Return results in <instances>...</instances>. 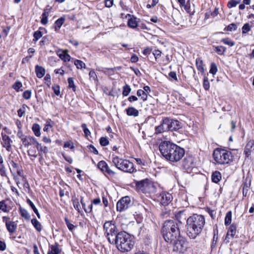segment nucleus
Listing matches in <instances>:
<instances>
[{
  "label": "nucleus",
  "instance_id": "f257e3e1",
  "mask_svg": "<svg viewBox=\"0 0 254 254\" xmlns=\"http://www.w3.org/2000/svg\"><path fill=\"white\" fill-rule=\"evenodd\" d=\"M162 155L167 160L177 162L185 155V149L177 144L169 141H162L159 146Z\"/></svg>",
  "mask_w": 254,
  "mask_h": 254
},
{
  "label": "nucleus",
  "instance_id": "f03ea898",
  "mask_svg": "<svg viewBox=\"0 0 254 254\" xmlns=\"http://www.w3.org/2000/svg\"><path fill=\"white\" fill-rule=\"evenodd\" d=\"M205 224L204 217L194 214L187 220L186 234L190 239H195L202 232Z\"/></svg>",
  "mask_w": 254,
  "mask_h": 254
},
{
  "label": "nucleus",
  "instance_id": "7ed1b4c3",
  "mask_svg": "<svg viewBox=\"0 0 254 254\" xmlns=\"http://www.w3.org/2000/svg\"><path fill=\"white\" fill-rule=\"evenodd\" d=\"M182 223L177 220H168L164 222L161 233L164 240L167 242L174 241L180 234V228Z\"/></svg>",
  "mask_w": 254,
  "mask_h": 254
},
{
  "label": "nucleus",
  "instance_id": "20e7f679",
  "mask_svg": "<svg viewBox=\"0 0 254 254\" xmlns=\"http://www.w3.org/2000/svg\"><path fill=\"white\" fill-rule=\"evenodd\" d=\"M114 245H116L117 249L121 252L127 253L130 251L133 248L134 241L128 233L121 231L116 236Z\"/></svg>",
  "mask_w": 254,
  "mask_h": 254
},
{
  "label": "nucleus",
  "instance_id": "39448f33",
  "mask_svg": "<svg viewBox=\"0 0 254 254\" xmlns=\"http://www.w3.org/2000/svg\"><path fill=\"white\" fill-rule=\"evenodd\" d=\"M213 157L214 160L219 164H228L233 160L231 152L220 148L214 150Z\"/></svg>",
  "mask_w": 254,
  "mask_h": 254
},
{
  "label": "nucleus",
  "instance_id": "423d86ee",
  "mask_svg": "<svg viewBox=\"0 0 254 254\" xmlns=\"http://www.w3.org/2000/svg\"><path fill=\"white\" fill-rule=\"evenodd\" d=\"M112 162L117 168L125 172L131 173L135 170L132 162L117 156H112Z\"/></svg>",
  "mask_w": 254,
  "mask_h": 254
},
{
  "label": "nucleus",
  "instance_id": "0eeeda50",
  "mask_svg": "<svg viewBox=\"0 0 254 254\" xmlns=\"http://www.w3.org/2000/svg\"><path fill=\"white\" fill-rule=\"evenodd\" d=\"M173 246V251L179 253L184 254L188 248V242L186 237L181 235L177 237L174 241L167 242Z\"/></svg>",
  "mask_w": 254,
  "mask_h": 254
},
{
  "label": "nucleus",
  "instance_id": "6e6552de",
  "mask_svg": "<svg viewBox=\"0 0 254 254\" xmlns=\"http://www.w3.org/2000/svg\"><path fill=\"white\" fill-rule=\"evenodd\" d=\"M105 234L108 242L114 245L116 239V236L118 235L116 226L111 221H106L103 226Z\"/></svg>",
  "mask_w": 254,
  "mask_h": 254
},
{
  "label": "nucleus",
  "instance_id": "1a4fd4ad",
  "mask_svg": "<svg viewBox=\"0 0 254 254\" xmlns=\"http://www.w3.org/2000/svg\"><path fill=\"white\" fill-rule=\"evenodd\" d=\"M163 123L166 124L167 128L170 131H177L182 127L181 123L176 120L169 118H165L163 119Z\"/></svg>",
  "mask_w": 254,
  "mask_h": 254
},
{
  "label": "nucleus",
  "instance_id": "9d476101",
  "mask_svg": "<svg viewBox=\"0 0 254 254\" xmlns=\"http://www.w3.org/2000/svg\"><path fill=\"white\" fill-rule=\"evenodd\" d=\"M136 189L138 191L142 192H145L147 189L152 184L150 183L149 180L148 179L142 180L141 181H134Z\"/></svg>",
  "mask_w": 254,
  "mask_h": 254
},
{
  "label": "nucleus",
  "instance_id": "9b49d317",
  "mask_svg": "<svg viewBox=\"0 0 254 254\" xmlns=\"http://www.w3.org/2000/svg\"><path fill=\"white\" fill-rule=\"evenodd\" d=\"M184 169L188 173H190L192 169L195 167V163L191 156H188L184 158L182 164Z\"/></svg>",
  "mask_w": 254,
  "mask_h": 254
},
{
  "label": "nucleus",
  "instance_id": "f8f14e48",
  "mask_svg": "<svg viewBox=\"0 0 254 254\" xmlns=\"http://www.w3.org/2000/svg\"><path fill=\"white\" fill-rule=\"evenodd\" d=\"M130 203V198L129 196L123 197L117 203V210L120 212L126 210Z\"/></svg>",
  "mask_w": 254,
  "mask_h": 254
},
{
  "label": "nucleus",
  "instance_id": "ddd939ff",
  "mask_svg": "<svg viewBox=\"0 0 254 254\" xmlns=\"http://www.w3.org/2000/svg\"><path fill=\"white\" fill-rule=\"evenodd\" d=\"M161 199L160 203L162 205H168L172 200L173 197L171 194L164 192L160 194Z\"/></svg>",
  "mask_w": 254,
  "mask_h": 254
},
{
  "label": "nucleus",
  "instance_id": "4468645a",
  "mask_svg": "<svg viewBox=\"0 0 254 254\" xmlns=\"http://www.w3.org/2000/svg\"><path fill=\"white\" fill-rule=\"evenodd\" d=\"M22 143L25 147H28L29 145H34L36 147L38 142L35 137L28 136L26 138L24 139Z\"/></svg>",
  "mask_w": 254,
  "mask_h": 254
},
{
  "label": "nucleus",
  "instance_id": "2eb2a0df",
  "mask_svg": "<svg viewBox=\"0 0 254 254\" xmlns=\"http://www.w3.org/2000/svg\"><path fill=\"white\" fill-rule=\"evenodd\" d=\"M253 150H254V140L253 139L249 140L245 147L244 153L247 157H249Z\"/></svg>",
  "mask_w": 254,
  "mask_h": 254
},
{
  "label": "nucleus",
  "instance_id": "dca6fc26",
  "mask_svg": "<svg viewBox=\"0 0 254 254\" xmlns=\"http://www.w3.org/2000/svg\"><path fill=\"white\" fill-rule=\"evenodd\" d=\"M251 185V180L249 178L247 177L243 184V195L244 196L247 195Z\"/></svg>",
  "mask_w": 254,
  "mask_h": 254
},
{
  "label": "nucleus",
  "instance_id": "f3484780",
  "mask_svg": "<svg viewBox=\"0 0 254 254\" xmlns=\"http://www.w3.org/2000/svg\"><path fill=\"white\" fill-rule=\"evenodd\" d=\"M2 137V140H3V146L5 147L7 151H10L11 149V143L12 142L11 140L10 139V137L6 135H3L2 133H1Z\"/></svg>",
  "mask_w": 254,
  "mask_h": 254
},
{
  "label": "nucleus",
  "instance_id": "a211bd4d",
  "mask_svg": "<svg viewBox=\"0 0 254 254\" xmlns=\"http://www.w3.org/2000/svg\"><path fill=\"white\" fill-rule=\"evenodd\" d=\"M126 111L127 115L128 116L136 117L139 115L138 111L132 107H128L126 109Z\"/></svg>",
  "mask_w": 254,
  "mask_h": 254
},
{
  "label": "nucleus",
  "instance_id": "6ab92c4d",
  "mask_svg": "<svg viewBox=\"0 0 254 254\" xmlns=\"http://www.w3.org/2000/svg\"><path fill=\"white\" fill-rule=\"evenodd\" d=\"M50 249L51 250L48 252V254H59L61 252V250L59 249V245L57 243L54 245H51Z\"/></svg>",
  "mask_w": 254,
  "mask_h": 254
},
{
  "label": "nucleus",
  "instance_id": "aec40b11",
  "mask_svg": "<svg viewBox=\"0 0 254 254\" xmlns=\"http://www.w3.org/2000/svg\"><path fill=\"white\" fill-rule=\"evenodd\" d=\"M35 72L38 78H41L43 77L45 74V69L42 66L37 65L35 66Z\"/></svg>",
  "mask_w": 254,
  "mask_h": 254
},
{
  "label": "nucleus",
  "instance_id": "412c9836",
  "mask_svg": "<svg viewBox=\"0 0 254 254\" xmlns=\"http://www.w3.org/2000/svg\"><path fill=\"white\" fill-rule=\"evenodd\" d=\"M167 128V126H166V124H164L163 123V120H162L161 122V125L155 127V133L159 134V133H162L165 131L168 130V128Z\"/></svg>",
  "mask_w": 254,
  "mask_h": 254
},
{
  "label": "nucleus",
  "instance_id": "4be33fe9",
  "mask_svg": "<svg viewBox=\"0 0 254 254\" xmlns=\"http://www.w3.org/2000/svg\"><path fill=\"white\" fill-rule=\"evenodd\" d=\"M221 179V174L217 171L213 172L211 176V180L213 183H218Z\"/></svg>",
  "mask_w": 254,
  "mask_h": 254
},
{
  "label": "nucleus",
  "instance_id": "5701e85b",
  "mask_svg": "<svg viewBox=\"0 0 254 254\" xmlns=\"http://www.w3.org/2000/svg\"><path fill=\"white\" fill-rule=\"evenodd\" d=\"M7 231L10 233H13L17 228L16 224H14V222L11 221L10 222H7L5 225Z\"/></svg>",
  "mask_w": 254,
  "mask_h": 254
},
{
  "label": "nucleus",
  "instance_id": "b1692460",
  "mask_svg": "<svg viewBox=\"0 0 254 254\" xmlns=\"http://www.w3.org/2000/svg\"><path fill=\"white\" fill-rule=\"evenodd\" d=\"M65 20V18L64 17H61L57 19L54 24V29L56 31H58L62 25L64 24Z\"/></svg>",
  "mask_w": 254,
  "mask_h": 254
},
{
  "label": "nucleus",
  "instance_id": "393cba45",
  "mask_svg": "<svg viewBox=\"0 0 254 254\" xmlns=\"http://www.w3.org/2000/svg\"><path fill=\"white\" fill-rule=\"evenodd\" d=\"M127 25L129 27L132 28H135L137 27L138 24L136 21V18L132 15V17L128 20Z\"/></svg>",
  "mask_w": 254,
  "mask_h": 254
},
{
  "label": "nucleus",
  "instance_id": "a878e982",
  "mask_svg": "<svg viewBox=\"0 0 254 254\" xmlns=\"http://www.w3.org/2000/svg\"><path fill=\"white\" fill-rule=\"evenodd\" d=\"M19 213L21 216L27 220H29L30 219V215L28 211L22 207L19 208Z\"/></svg>",
  "mask_w": 254,
  "mask_h": 254
},
{
  "label": "nucleus",
  "instance_id": "bb28decb",
  "mask_svg": "<svg viewBox=\"0 0 254 254\" xmlns=\"http://www.w3.org/2000/svg\"><path fill=\"white\" fill-rule=\"evenodd\" d=\"M7 202H9L8 200L1 201V210L7 212L11 209L10 206L8 204Z\"/></svg>",
  "mask_w": 254,
  "mask_h": 254
},
{
  "label": "nucleus",
  "instance_id": "cd10ccee",
  "mask_svg": "<svg viewBox=\"0 0 254 254\" xmlns=\"http://www.w3.org/2000/svg\"><path fill=\"white\" fill-rule=\"evenodd\" d=\"M236 227L234 225H231L229 228L226 237L230 239L229 237L230 236L231 238H233L236 234Z\"/></svg>",
  "mask_w": 254,
  "mask_h": 254
},
{
  "label": "nucleus",
  "instance_id": "c85d7f7f",
  "mask_svg": "<svg viewBox=\"0 0 254 254\" xmlns=\"http://www.w3.org/2000/svg\"><path fill=\"white\" fill-rule=\"evenodd\" d=\"M72 201L74 208L78 212H80L81 210V207L79 204V199L75 197H72Z\"/></svg>",
  "mask_w": 254,
  "mask_h": 254
},
{
  "label": "nucleus",
  "instance_id": "c756f323",
  "mask_svg": "<svg viewBox=\"0 0 254 254\" xmlns=\"http://www.w3.org/2000/svg\"><path fill=\"white\" fill-rule=\"evenodd\" d=\"M31 223L34 228L38 231L40 232L42 230V225L41 223L36 219L33 218L31 220Z\"/></svg>",
  "mask_w": 254,
  "mask_h": 254
},
{
  "label": "nucleus",
  "instance_id": "7c9ffc66",
  "mask_svg": "<svg viewBox=\"0 0 254 254\" xmlns=\"http://www.w3.org/2000/svg\"><path fill=\"white\" fill-rule=\"evenodd\" d=\"M32 130L36 136H40L41 135V127L38 124H34L32 127Z\"/></svg>",
  "mask_w": 254,
  "mask_h": 254
},
{
  "label": "nucleus",
  "instance_id": "2f4dec72",
  "mask_svg": "<svg viewBox=\"0 0 254 254\" xmlns=\"http://www.w3.org/2000/svg\"><path fill=\"white\" fill-rule=\"evenodd\" d=\"M137 95L138 97H140L141 99L143 100V101H146L147 99V94L145 92V91L142 89H139L137 91Z\"/></svg>",
  "mask_w": 254,
  "mask_h": 254
},
{
  "label": "nucleus",
  "instance_id": "473e14b6",
  "mask_svg": "<svg viewBox=\"0 0 254 254\" xmlns=\"http://www.w3.org/2000/svg\"><path fill=\"white\" fill-rule=\"evenodd\" d=\"M195 63H196V65L197 67V69L201 72H204V68H203V66L202 61L199 58L196 59Z\"/></svg>",
  "mask_w": 254,
  "mask_h": 254
},
{
  "label": "nucleus",
  "instance_id": "72a5a7b5",
  "mask_svg": "<svg viewBox=\"0 0 254 254\" xmlns=\"http://www.w3.org/2000/svg\"><path fill=\"white\" fill-rule=\"evenodd\" d=\"M59 57L64 62H68L70 60V56L66 52L62 51V53L59 54Z\"/></svg>",
  "mask_w": 254,
  "mask_h": 254
},
{
  "label": "nucleus",
  "instance_id": "f704fd0d",
  "mask_svg": "<svg viewBox=\"0 0 254 254\" xmlns=\"http://www.w3.org/2000/svg\"><path fill=\"white\" fill-rule=\"evenodd\" d=\"M232 221V212L229 211L227 212L225 218V224L228 226L231 224Z\"/></svg>",
  "mask_w": 254,
  "mask_h": 254
},
{
  "label": "nucleus",
  "instance_id": "c9c22d12",
  "mask_svg": "<svg viewBox=\"0 0 254 254\" xmlns=\"http://www.w3.org/2000/svg\"><path fill=\"white\" fill-rule=\"evenodd\" d=\"M37 151L38 152H43V153L46 155L47 154L48 152V147L46 146H42V144L38 143L37 145L36 146Z\"/></svg>",
  "mask_w": 254,
  "mask_h": 254
},
{
  "label": "nucleus",
  "instance_id": "e433bc0d",
  "mask_svg": "<svg viewBox=\"0 0 254 254\" xmlns=\"http://www.w3.org/2000/svg\"><path fill=\"white\" fill-rule=\"evenodd\" d=\"M74 64L78 69H82L83 68H85L86 67L85 63L80 60H75Z\"/></svg>",
  "mask_w": 254,
  "mask_h": 254
},
{
  "label": "nucleus",
  "instance_id": "4c0bfd02",
  "mask_svg": "<svg viewBox=\"0 0 254 254\" xmlns=\"http://www.w3.org/2000/svg\"><path fill=\"white\" fill-rule=\"evenodd\" d=\"M107 165L105 161L102 160L98 162L97 167L103 173Z\"/></svg>",
  "mask_w": 254,
  "mask_h": 254
},
{
  "label": "nucleus",
  "instance_id": "58836bf2",
  "mask_svg": "<svg viewBox=\"0 0 254 254\" xmlns=\"http://www.w3.org/2000/svg\"><path fill=\"white\" fill-rule=\"evenodd\" d=\"M215 52L220 55H224L226 50V48L222 46L215 47Z\"/></svg>",
  "mask_w": 254,
  "mask_h": 254
},
{
  "label": "nucleus",
  "instance_id": "ea45409f",
  "mask_svg": "<svg viewBox=\"0 0 254 254\" xmlns=\"http://www.w3.org/2000/svg\"><path fill=\"white\" fill-rule=\"evenodd\" d=\"M68 87L72 88V90L75 92L76 91V86L74 84L73 78L72 77H69L67 79Z\"/></svg>",
  "mask_w": 254,
  "mask_h": 254
},
{
  "label": "nucleus",
  "instance_id": "a19ab883",
  "mask_svg": "<svg viewBox=\"0 0 254 254\" xmlns=\"http://www.w3.org/2000/svg\"><path fill=\"white\" fill-rule=\"evenodd\" d=\"M221 42H222L224 44L227 45L230 47H232L235 45V42L231 40V39L229 38L222 39L221 40Z\"/></svg>",
  "mask_w": 254,
  "mask_h": 254
},
{
  "label": "nucleus",
  "instance_id": "79ce46f5",
  "mask_svg": "<svg viewBox=\"0 0 254 254\" xmlns=\"http://www.w3.org/2000/svg\"><path fill=\"white\" fill-rule=\"evenodd\" d=\"M130 91L131 88L130 86L127 84H126L123 87V95L124 96H127Z\"/></svg>",
  "mask_w": 254,
  "mask_h": 254
},
{
  "label": "nucleus",
  "instance_id": "37998d69",
  "mask_svg": "<svg viewBox=\"0 0 254 254\" xmlns=\"http://www.w3.org/2000/svg\"><path fill=\"white\" fill-rule=\"evenodd\" d=\"M217 72V66L214 63H212L210 65L209 73L215 75Z\"/></svg>",
  "mask_w": 254,
  "mask_h": 254
},
{
  "label": "nucleus",
  "instance_id": "c03bdc74",
  "mask_svg": "<svg viewBox=\"0 0 254 254\" xmlns=\"http://www.w3.org/2000/svg\"><path fill=\"white\" fill-rule=\"evenodd\" d=\"M240 3V0H231L227 3V6L229 8H231L233 7H235L238 4Z\"/></svg>",
  "mask_w": 254,
  "mask_h": 254
},
{
  "label": "nucleus",
  "instance_id": "a18cd8bd",
  "mask_svg": "<svg viewBox=\"0 0 254 254\" xmlns=\"http://www.w3.org/2000/svg\"><path fill=\"white\" fill-rule=\"evenodd\" d=\"M42 33L41 31L39 30H37L35 32H34L33 34V41H38L40 38H41L42 37Z\"/></svg>",
  "mask_w": 254,
  "mask_h": 254
},
{
  "label": "nucleus",
  "instance_id": "49530a36",
  "mask_svg": "<svg viewBox=\"0 0 254 254\" xmlns=\"http://www.w3.org/2000/svg\"><path fill=\"white\" fill-rule=\"evenodd\" d=\"M251 30V27L249 23L245 24L242 28L243 34H246Z\"/></svg>",
  "mask_w": 254,
  "mask_h": 254
},
{
  "label": "nucleus",
  "instance_id": "de8ad7c7",
  "mask_svg": "<svg viewBox=\"0 0 254 254\" xmlns=\"http://www.w3.org/2000/svg\"><path fill=\"white\" fill-rule=\"evenodd\" d=\"M100 143L102 146H106L109 143V140L106 137H102L100 139Z\"/></svg>",
  "mask_w": 254,
  "mask_h": 254
},
{
  "label": "nucleus",
  "instance_id": "09e8293b",
  "mask_svg": "<svg viewBox=\"0 0 254 254\" xmlns=\"http://www.w3.org/2000/svg\"><path fill=\"white\" fill-rule=\"evenodd\" d=\"M64 221L69 230L72 231L75 228V226L70 222L67 217L64 218Z\"/></svg>",
  "mask_w": 254,
  "mask_h": 254
},
{
  "label": "nucleus",
  "instance_id": "8fccbe9b",
  "mask_svg": "<svg viewBox=\"0 0 254 254\" xmlns=\"http://www.w3.org/2000/svg\"><path fill=\"white\" fill-rule=\"evenodd\" d=\"M237 28V25L235 23H231L229 24L228 26H227L225 28V30L228 31H235Z\"/></svg>",
  "mask_w": 254,
  "mask_h": 254
},
{
  "label": "nucleus",
  "instance_id": "3c124183",
  "mask_svg": "<svg viewBox=\"0 0 254 254\" xmlns=\"http://www.w3.org/2000/svg\"><path fill=\"white\" fill-rule=\"evenodd\" d=\"M22 86V83L19 81H17L12 85V88L16 91H19L20 88Z\"/></svg>",
  "mask_w": 254,
  "mask_h": 254
},
{
  "label": "nucleus",
  "instance_id": "603ef678",
  "mask_svg": "<svg viewBox=\"0 0 254 254\" xmlns=\"http://www.w3.org/2000/svg\"><path fill=\"white\" fill-rule=\"evenodd\" d=\"M103 173H106L111 176H114L116 174V173L113 170H112L108 165L106 167V169L104 170Z\"/></svg>",
  "mask_w": 254,
  "mask_h": 254
},
{
  "label": "nucleus",
  "instance_id": "864d4df0",
  "mask_svg": "<svg viewBox=\"0 0 254 254\" xmlns=\"http://www.w3.org/2000/svg\"><path fill=\"white\" fill-rule=\"evenodd\" d=\"M81 127L83 130V132L85 135L86 136H88V135H90V131L87 128L86 125L85 124H83L81 125Z\"/></svg>",
  "mask_w": 254,
  "mask_h": 254
},
{
  "label": "nucleus",
  "instance_id": "5fc2aeb1",
  "mask_svg": "<svg viewBox=\"0 0 254 254\" xmlns=\"http://www.w3.org/2000/svg\"><path fill=\"white\" fill-rule=\"evenodd\" d=\"M31 90H26L23 93V97L26 100L29 99L31 97Z\"/></svg>",
  "mask_w": 254,
  "mask_h": 254
},
{
  "label": "nucleus",
  "instance_id": "6e6d98bb",
  "mask_svg": "<svg viewBox=\"0 0 254 254\" xmlns=\"http://www.w3.org/2000/svg\"><path fill=\"white\" fill-rule=\"evenodd\" d=\"M156 61H157L161 56L162 52L159 50H155L152 52Z\"/></svg>",
  "mask_w": 254,
  "mask_h": 254
},
{
  "label": "nucleus",
  "instance_id": "4d7b16f0",
  "mask_svg": "<svg viewBox=\"0 0 254 254\" xmlns=\"http://www.w3.org/2000/svg\"><path fill=\"white\" fill-rule=\"evenodd\" d=\"M89 75L91 80L94 81L97 80V76L93 70L90 71Z\"/></svg>",
  "mask_w": 254,
  "mask_h": 254
},
{
  "label": "nucleus",
  "instance_id": "13d9d810",
  "mask_svg": "<svg viewBox=\"0 0 254 254\" xmlns=\"http://www.w3.org/2000/svg\"><path fill=\"white\" fill-rule=\"evenodd\" d=\"M203 86L206 90H208L209 89V82L207 77H205L204 79Z\"/></svg>",
  "mask_w": 254,
  "mask_h": 254
},
{
  "label": "nucleus",
  "instance_id": "bf43d9fd",
  "mask_svg": "<svg viewBox=\"0 0 254 254\" xmlns=\"http://www.w3.org/2000/svg\"><path fill=\"white\" fill-rule=\"evenodd\" d=\"M27 153L29 156L34 157V158H36L38 156L36 154V151L35 149H29L28 150Z\"/></svg>",
  "mask_w": 254,
  "mask_h": 254
},
{
  "label": "nucleus",
  "instance_id": "052dcab7",
  "mask_svg": "<svg viewBox=\"0 0 254 254\" xmlns=\"http://www.w3.org/2000/svg\"><path fill=\"white\" fill-rule=\"evenodd\" d=\"M88 148H89V151L91 152H92L94 154H98V150L96 149V148L92 145H89L88 146Z\"/></svg>",
  "mask_w": 254,
  "mask_h": 254
},
{
  "label": "nucleus",
  "instance_id": "680f3d73",
  "mask_svg": "<svg viewBox=\"0 0 254 254\" xmlns=\"http://www.w3.org/2000/svg\"><path fill=\"white\" fill-rule=\"evenodd\" d=\"M169 76L172 79L175 80L176 81H178L176 72H175V71H171L169 73Z\"/></svg>",
  "mask_w": 254,
  "mask_h": 254
},
{
  "label": "nucleus",
  "instance_id": "e2e57ef3",
  "mask_svg": "<svg viewBox=\"0 0 254 254\" xmlns=\"http://www.w3.org/2000/svg\"><path fill=\"white\" fill-rule=\"evenodd\" d=\"M52 88L56 95L58 96L60 94V87L59 85L53 86Z\"/></svg>",
  "mask_w": 254,
  "mask_h": 254
},
{
  "label": "nucleus",
  "instance_id": "0e129e2a",
  "mask_svg": "<svg viewBox=\"0 0 254 254\" xmlns=\"http://www.w3.org/2000/svg\"><path fill=\"white\" fill-rule=\"evenodd\" d=\"M207 212L209 213V214L210 215V216H211V217L212 219H214L215 218V212L214 210H213L209 208H207Z\"/></svg>",
  "mask_w": 254,
  "mask_h": 254
},
{
  "label": "nucleus",
  "instance_id": "69168bd1",
  "mask_svg": "<svg viewBox=\"0 0 254 254\" xmlns=\"http://www.w3.org/2000/svg\"><path fill=\"white\" fill-rule=\"evenodd\" d=\"M26 202L30 206V207H31L33 211H34V210L37 209L34 203L29 198L27 199Z\"/></svg>",
  "mask_w": 254,
  "mask_h": 254
},
{
  "label": "nucleus",
  "instance_id": "338daca9",
  "mask_svg": "<svg viewBox=\"0 0 254 254\" xmlns=\"http://www.w3.org/2000/svg\"><path fill=\"white\" fill-rule=\"evenodd\" d=\"M151 49L149 48V47H146L144 49V50L142 52V53L145 56H148L151 53Z\"/></svg>",
  "mask_w": 254,
  "mask_h": 254
},
{
  "label": "nucleus",
  "instance_id": "774afa93",
  "mask_svg": "<svg viewBox=\"0 0 254 254\" xmlns=\"http://www.w3.org/2000/svg\"><path fill=\"white\" fill-rule=\"evenodd\" d=\"M138 61V57L135 55L133 54L130 58V62L131 63H136Z\"/></svg>",
  "mask_w": 254,
  "mask_h": 254
}]
</instances>
